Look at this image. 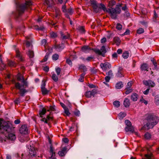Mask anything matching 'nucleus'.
<instances>
[{
    "mask_svg": "<svg viewBox=\"0 0 159 159\" xmlns=\"http://www.w3.org/2000/svg\"><path fill=\"white\" fill-rule=\"evenodd\" d=\"M109 76H107L105 77V80L107 82H109L111 78Z\"/></svg>",
    "mask_w": 159,
    "mask_h": 159,
    "instance_id": "nucleus-62",
    "label": "nucleus"
},
{
    "mask_svg": "<svg viewBox=\"0 0 159 159\" xmlns=\"http://www.w3.org/2000/svg\"><path fill=\"white\" fill-rule=\"evenodd\" d=\"M8 138L11 140L14 141L16 139L15 135L13 133H10L8 135Z\"/></svg>",
    "mask_w": 159,
    "mask_h": 159,
    "instance_id": "nucleus-16",
    "label": "nucleus"
},
{
    "mask_svg": "<svg viewBox=\"0 0 159 159\" xmlns=\"http://www.w3.org/2000/svg\"><path fill=\"white\" fill-rule=\"evenodd\" d=\"M50 36L52 38H55L57 37V34L53 32H52L50 33Z\"/></svg>",
    "mask_w": 159,
    "mask_h": 159,
    "instance_id": "nucleus-56",
    "label": "nucleus"
},
{
    "mask_svg": "<svg viewBox=\"0 0 159 159\" xmlns=\"http://www.w3.org/2000/svg\"><path fill=\"white\" fill-rule=\"evenodd\" d=\"M16 57H18L20 61H22L23 59L22 56L20 55L19 51L18 50H16Z\"/></svg>",
    "mask_w": 159,
    "mask_h": 159,
    "instance_id": "nucleus-24",
    "label": "nucleus"
},
{
    "mask_svg": "<svg viewBox=\"0 0 159 159\" xmlns=\"http://www.w3.org/2000/svg\"><path fill=\"white\" fill-rule=\"evenodd\" d=\"M125 123L126 125V127L130 126L132 125V124L130 121L128 120H125Z\"/></svg>",
    "mask_w": 159,
    "mask_h": 159,
    "instance_id": "nucleus-45",
    "label": "nucleus"
},
{
    "mask_svg": "<svg viewBox=\"0 0 159 159\" xmlns=\"http://www.w3.org/2000/svg\"><path fill=\"white\" fill-rule=\"evenodd\" d=\"M93 58V57H88L86 59H83V60L85 61L86 60L87 61H90L91 60H92Z\"/></svg>",
    "mask_w": 159,
    "mask_h": 159,
    "instance_id": "nucleus-57",
    "label": "nucleus"
},
{
    "mask_svg": "<svg viewBox=\"0 0 159 159\" xmlns=\"http://www.w3.org/2000/svg\"><path fill=\"white\" fill-rule=\"evenodd\" d=\"M125 129L126 131H130L132 133L134 132V128L133 126L132 125L130 126L126 127Z\"/></svg>",
    "mask_w": 159,
    "mask_h": 159,
    "instance_id": "nucleus-17",
    "label": "nucleus"
},
{
    "mask_svg": "<svg viewBox=\"0 0 159 159\" xmlns=\"http://www.w3.org/2000/svg\"><path fill=\"white\" fill-rule=\"evenodd\" d=\"M8 65L11 67L15 66L16 65L15 63L12 61H9L8 63Z\"/></svg>",
    "mask_w": 159,
    "mask_h": 159,
    "instance_id": "nucleus-47",
    "label": "nucleus"
},
{
    "mask_svg": "<svg viewBox=\"0 0 159 159\" xmlns=\"http://www.w3.org/2000/svg\"><path fill=\"white\" fill-rule=\"evenodd\" d=\"M107 11L110 14L111 17L113 19H116L117 14L120 13L121 11L120 8L116 7L115 8H112L111 9H108Z\"/></svg>",
    "mask_w": 159,
    "mask_h": 159,
    "instance_id": "nucleus-5",
    "label": "nucleus"
},
{
    "mask_svg": "<svg viewBox=\"0 0 159 159\" xmlns=\"http://www.w3.org/2000/svg\"><path fill=\"white\" fill-rule=\"evenodd\" d=\"M132 86V83L131 82H129L126 86V89H131V87Z\"/></svg>",
    "mask_w": 159,
    "mask_h": 159,
    "instance_id": "nucleus-52",
    "label": "nucleus"
},
{
    "mask_svg": "<svg viewBox=\"0 0 159 159\" xmlns=\"http://www.w3.org/2000/svg\"><path fill=\"white\" fill-rule=\"evenodd\" d=\"M45 2L46 3L47 5L48 6L50 7L51 6V4L52 3V0H50L49 1V0H45Z\"/></svg>",
    "mask_w": 159,
    "mask_h": 159,
    "instance_id": "nucleus-46",
    "label": "nucleus"
},
{
    "mask_svg": "<svg viewBox=\"0 0 159 159\" xmlns=\"http://www.w3.org/2000/svg\"><path fill=\"white\" fill-rule=\"evenodd\" d=\"M59 55L57 54H55L53 55L52 58L53 60L56 61L59 58Z\"/></svg>",
    "mask_w": 159,
    "mask_h": 159,
    "instance_id": "nucleus-43",
    "label": "nucleus"
},
{
    "mask_svg": "<svg viewBox=\"0 0 159 159\" xmlns=\"http://www.w3.org/2000/svg\"><path fill=\"white\" fill-rule=\"evenodd\" d=\"M93 50L97 54L99 55L104 56L105 53L106 52V50L104 46H102L100 50L99 49H93Z\"/></svg>",
    "mask_w": 159,
    "mask_h": 159,
    "instance_id": "nucleus-7",
    "label": "nucleus"
},
{
    "mask_svg": "<svg viewBox=\"0 0 159 159\" xmlns=\"http://www.w3.org/2000/svg\"><path fill=\"white\" fill-rule=\"evenodd\" d=\"M151 61L152 62L154 66V68L156 69L157 66V63L156 62V61L155 59H154L153 58H151Z\"/></svg>",
    "mask_w": 159,
    "mask_h": 159,
    "instance_id": "nucleus-35",
    "label": "nucleus"
},
{
    "mask_svg": "<svg viewBox=\"0 0 159 159\" xmlns=\"http://www.w3.org/2000/svg\"><path fill=\"white\" fill-rule=\"evenodd\" d=\"M100 66L103 70H106L111 67V64L108 62H105L104 63H101Z\"/></svg>",
    "mask_w": 159,
    "mask_h": 159,
    "instance_id": "nucleus-8",
    "label": "nucleus"
},
{
    "mask_svg": "<svg viewBox=\"0 0 159 159\" xmlns=\"http://www.w3.org/2000/svg\"><path fill=\"white\" fill-rule=\"evenodd\" d=\"M124 105L125 107H128L130 105L129 100L127 98H125L124 101Z\"/></svg>",
    "mask_w": 159,
    "mask_h": 159,
    "instance_id": "nucleus-15",
    "label": "nucleus"
},
{
    "mask_svg": "<svg viewBox=\"0 0 159 159\" xmlns=\"http://www.w3.org/2000/svg\"><path fill=\"white\" fill-rule=\"evenodd\" d=\"M142 158L143 159H154L151 153L145 154L144 157Z\"/></svg>",
    "mask_w": 159,
    "mask_h": 159,
    "instance_id": "nucleus-18",
    "label": "nucleus"
},
{
    "mask_svg": "<svg viewBox=\"0 0 159 159\" xmlns=\"http://www.w3.org/2000/svg\"><path fill=\"white\" fill-rule=\"evenodd\" d=\"M46 110L44 108H43L41 110L39 111V114L41 117H42V116L44 115L46 112Z\"/></svg>",
    "mask_w": 159,
    "mask_h": 159,
    "instance_id": "nucleus-29",
    "label": "nucleus"
},
{
    "mask_svg": "<svg viewBox=\"0 0 159 159\" xmlns=\"http://www.w3.org/2000/svg\"><path fill=\"white\" fill-rule=\"evenodd\" d=\"M113 105L116 107H118L120 106V102L118 101H115L113 102Z\"/></svg>",
    "mask_w": 159,
    "mask_h": 159,
    "instance_id": "nucleus-39",
    "label": "nucleus"
},
{
    "mask_svg": "<svg viewBox=\"0 0 159 159\" xmlns=\"http://www.w3.org/2000/svg\"><path fill=\"white\" fill-rule=\"evenodd\" d=\"M146 116L147 123L145 125L148 129H152L158 122L159 118L152 114H148Z\"/></svg>",
    "mask_w": 159,
    "mask_h": 159,
    "instance_id": "nucleus-2",
    "label": "nucleus"
},
{
    "mask_svg": "<svg viewBox=\"0 0 159 159\" xmlns=\"http://www.w3.org/2000/svg\"><path fill=\"white\" fill-rule=\"evenodd\" d=\"M100 8L102 9L104 11H107V9L106 8V7L105 6L102 4H101L100 5Z\"/></svg>",
    "mask_w": 159,
    "mask_h": 159,
    "instance_id": "nucleus-51",
    "label": "nucleus"
},
{
    "mask_svg": "<svg viewBox=\"0 0 159 159\" xmlns=\"http://www.w3.org/2000/svg\"><path fill=\"white\" fill-rule=\"evenodd\" d=\"M129 53L128 51H125L122 54V57L124 59H127L129 56Z\"/></svg>",
    "mask_w": 159,
    "mask_h": 159,
    "instance_id": "nucleus-30",
    "label": "nucleus"
},
{
    "mask_svg": "<svg viewBox=\"0 0 159 159\" xmlns=\"http://www.w3.org/2000/svg\"><path fill=\"white\" fill-rule=\"evenodd\" d=\"M64 47V45L63 44L59 45H56L55 46L56 49L58 51H60L63 49Z\"/></svg>",
    "mask_w": 159,
    "mask_h": 159,
    "instance_id": "nucleus-23",
    "label": "nucleus"
},
{
    "mask_svg": "<svg viewBox=\"0 0 159 159\" xmlns=\"http://www.w3.org/2000/svg\"><path fill=\"white\" fill-rule=\"evenodd\" d=\"M32 5L31 2L30 1H26L25 4H18L17 6V9L18 11L19 14H21L23 13L25 10L30 6Z\"/></svg>",
    "mask_w": 159,
    "mask_h": 159,
    "instance_id": "nucleus-4",
    "label": "nucleus"
},
{
    "mask_svg": "<svg viewBox=\"0 0 159 159\" xmlns=\"http://www.w3.org/2000/svg\"><path fill=\"white\" fill-rule=\"evenodd\" d=\"M154 102L156 105H159V94L157 95L155 97Z\"/></svg>",
    "mask_w": 159,
    "mask_h": 159,
    "instance_id": "nucleus-27",
    "label": "nucleus"
},
{
    "mask_svg": "<svg viewBox=\"0 0 159 159\" xmlns=\"http://www.w3.org/2000/svg\"><path fill=\"white\" fill-rule=\"evenodd\" d=\"M79 69L80 70H82L84 72H85L87 71V68L83 65H81L79 66Z\"/></svg>",
    "mask_w": 159,
    "mask_h": 159,
    "instance_id": "nucleus-36",
    "label": "nucleus"
},
{
    "mask_svg": "<svg viewBox=\"0 0 159 159\" xmlns=\"http://www.w3.org/2000/svg\"><path fill=\"white\" fill-rule=\"evenodd\" d=\"M97 91L95 89H93L92 91H87L85 93V96L87 98H90L92 96H94L96 93Z\"/></svg>",
    "mask_w": 159,
    "mask_h": 159,
    "instance_id": "nucleus-9",
    "label": "nucleus"
},
{
    "mask_svg": "<svg viewBox=\"0 0 159 159\" xmlns=\"http://www.w3.org/2000/svg\"><path fill=\"white\" fill-rule=\"evenodd\" d=\"M42 93L43 95L48 94L49 91L46 89L45 88L41 89Z\"/></svg>",
    "mask_w": 159,
    "mask_h": 159,
    "instance_id": "nucleus-34",
    "label": "nucleus"
},
{
    "mask_svg": "<svg viewBox=\"0 0 159 159\" xmlns=\"http://www.w3.org/2000/svg\"><path fill=\"white\" fill-rule=\"evenodd\" d=\"M20 98H17L15 101L14 102L15 104H18L20 103Z\"/></svg>",
    "mask_w": 159,
    "mask_h": 159,
    "instance_id": "nucleus-63",
    "label": "nucleus"
},
{
    "mask_svg": "<svg viewBox=\"0 0 159 159\" xmlns=\"http://www.w3.org/2000/svg\"><path fill=\"white\" fill-rule=\"evenodd\" d=\"M123 86V84L121 82H119L117 83L116 85V88L117 89H120Z\"/></svg>",
    "mask_w": 159,
    "mask_h": 159,
    "instance_id": "nucleus-28",
    "label": "nucleus"
},
{
    "mask_svg": "<svg viewBox=\"0 0 159 159\" xmlns=\"http://www.w3.org/2000/svg\"><path fill=\"white\" fill-rule=\"evenodd\" d=\"M52 80L55 82H57L58 80V76L56 75L54 73V72L52 73Z\"/></svg>",
    "mask_w": 159,
    "mask_h": 159,
    "instance_id": "nucleus-26",
    "label": "nucleus"
},
{
    "mask_svg": "<svg viewBox=\"0 0 159 159\" xmlns=\"http://www.w3.org/2000/svg\"><path fill=\"white\" fill-rule=\"evenodd\" d=\"M56 72L58 75H59L61 71V69L59 67H57L56 69Z\"/></svg>",
    "mask_w": 159,
    "mask_h": 159,
    "instance_id": "nucleus-54",
    "label": "nucleus"
},
{
    "mask_svg": "<svg viewBox=\"0 0 159 159\" xmlns=\"http://www.w3.org/2000/svg\"><path fill=\"white\" fill-rule=\"evenodd\" d=\"M144 32V29L142 28H139L137 30V33L139 34H140L143 33Z\"/></svg>",
    "mask_w": 159,
    "mask_h": 159,
    "instance_id": "nucleus-40",
    "label": "nucleus"
},
{
    "mask_svg": "<svg viewBox=\"0 0 159 159\" xmlns=\"http://www.w3.org/2000/svg\"><path fill=\"white\" fill-rule=\"evenodd\" d=\"M78 29L80 33H83L85 32L84 29V27L83 26H80L78 27Z\"/></svg>",
    "mask_w": 159,
    "mask_h": 159,
    "instance_id": "nucleus-44",
    "label": "nucleus"
},
{
    "mask_svg": "<svg viewBox=\"0 0 159 159\" xmlns=\"http://www.w3.org/2000/svg\"><path fill=\"white\" fill-rule=\"evenodd\" d=\"M116 4V2L114 0L110 1L109 2V6L110 7H111Z\"/></svg>",
    "mask_w": 159,
    "mask_h": 159,
    "instance_id": "nucleus-37",
    "label": "nucleus"
},
{
    "mask_svg": "<svg viewBox=\"0 0 159 159\" xmlns=\"http://www.w3.org/2000/svg\"><path fill=\"white\" fill-rule=\"evenodd\" d=\"M28 128L27 126L25 125H22L20 128L19 131L21 134H25L28 133Z\"/></svg>",
    "mask_w": 159,
    "mask_h": 159,
    "instance_id": "nucleus-11",
    "label": "nucleus"
},
{
    "mask_svg": "<svg viewBox=\"0 0 159 159\" xmlns=\"http://www.w3.org/2000/svg\"><path fill=\"white\" fill-rule=\"evenodd\" d=\"M122 25L120 24H117V25H116V28L117 30H120L122 29Z\"/></svg>",
    "mask_w": 159,
    "mask_h": 159,
    "instance_id": "nucleus-53",
    "label": "nucleus"
},
{
    "mask_svg": "<svg viewBox=\"0 0 159 159\" xmlns=\"http://www.w3.org/2000/svg\"><path fill=\"white\" fill-rule=\"evenodd\" d=\"M144 137L146 139H151V136L150 133H146L144 135Z\"/></svg>",
    "mask_w": 159,
    "mask_h": 159,
    "instance_id": "nucleus-41",
    "label": "nucleus"
},
{
    "mask_svg": "<svg viewBox=\"0 0 159 159\" xmlns=\"http://www.w3.org/2000/svg\"><path fill=\"white\" fill-rule=\"evenodd\" d=\"M93 49L88 46H84L81 48L82 51L85 53L89 52L90 50H93Z\"/></svg>",
    "mask_w": 159,
    "mask_h": 159,
    "instance_id": "nucleus-13",
    "label": "nucleus"
},
{
    "mask_svg": "<svg viewBox=\"0 0 159 159\" xmlns=\"http://www.w3.org/2000/svg\"><path fill=\"white\" fill-rule=\"evenodd\" d=\"M28 55L30 58H33L34 56V53L33 51L29 50L28 51Z\"/></svg>",
    "mask_w": 159,
    "mask_h": 159,
    "instance_id": "nucleus-33",
    "label": "nucleus"
},
{
    "mask_svg": "<svg viewBox=\"0 0 159 159\" xmlns=\"http://www.w3.org/2000/svg\"><path fill=\"white\" fill-rule=\"evenodd\" d=\"M46 85L45 81L43 80L42 81V84L41 85V89L45 88V86Z\"/></svg>",
    "mask_w": 159,
    "mask_h": 159,
    "instance_id": "nucleus-58",
    "label": "nucleus"
},
{
    "mask_svg": "<svg viewBox=\"0 0 159 159\" xmlns=\"http://www.w3.org/2000/svg\"><path fill=\"white\" fill-rule=\"evenodd\" d=\"M61 36L62 38L63 39H68L69 37V34H67L66 35H64L62 33H61Z\"/></svg>",
    "mask_w": 159,
    "mask_h": 159,
    "instance_id": "nucleus-42",
    "label": "nucleus"
},
{
    "mask_svg": "<svg viewBox=\"0 0 159 159\" xmlns=\"http://www.w3.org/2000/svg\"><path fill=\"white\" fill-rule=\"evenodd\" d=\"M113 40L116 45L119 46L120 44L121 41L119 38L115 37L114 38Z\"/></svg>",
    "mask_w": 159,
    "mask_h": 159,
    "instance_id": "nucleus-19",
    "label": "nucleus"
},
{
    "mask_svg": "<svg viewBox=\"0 0 159 159\" xmlns=\"http://www.w3.org/2000/svg\"><path fill=\"white\" fill-rule=\"evenodd\" d=\"M55 110V106H50L49 107V109L48 110V111H54Z\"/></svg>",
    "mask_w": 159,
    "mask_h": 159,
    "instance_id": "nucleus-60",
    "label": "nucleus"
},
{
    "mask_svg": "<svg viewBox=\"0 0 159 159\" xmlns=\"http://www.w3.org/2000/svg\"><path fill=\"white\" fill-rule=\"evenodd\" d=\"M91 4L92 5L94 11L96 12H98V10L96 2L94 0H91Z\"/></svg>",
    "mask_w": 159,
    "mask_h": 159,
    "instance_id": "nucleus-12",
    "label": "nucleus"
},
{
    "mask_svg": "<svg viewBox=\"0 0 159 159\" xmlns=\"http://www.w3.org/2000/svg\"><path fill=\"white\" fill-rule=\"evenodd\" d=\"M66 148H63L61 151H59L58 153V155L61 157L64 156L65 155L66 153Z\"/></svg>",
    "mask_w": 159,
    "mask_h": 159,
    "instance_id": "nucleus-14",
    "label": "nucleus"
},
{
    "mask_svg": "<svg viewBox=\"0 0 159 159\" xmlns=\"http://www.w3.org/2000/svg\"><path fill=\"white\" fill-rule=\"evenodd\" d=\"M17 79L18 81H21L22 84H20L19 82H15V87L16 89L19 90L21 96H24L25 94L27 92V90L25 89L28 87L27 82L25 80L23 76L20 74H18Z\"/></svg>",
    "mask_w": 159,
    "mask_h": 159,
    "instance_id": "nucleus-1",
    "label": "nucleus"
},
{
    "mask_svg": "<svg viewBox=\"0 0 159 159\" xmlns=\"http://www.w3.org/2000/svg\"><path fill=\"white\" fill-rule=\"evenodd\" d=\"M126 115L125 112H121L119 114L118 116L120 119H122Z\"/></svg>",
    "mask_w": 159,
    "mask_h": 159,
    "instance_id": "nucleus-31",
    "label": "nucleus"
},
{
    "mask_svg": "<svg viewBox=\"0 0 159 159\" xmlns=\"http://www.w3.org/2000/svg\"><path fill=\"white\" fill-rule=\"evenodd\" d=\"M52 117L50 116H48L47 118H43L41 120L44 122L45 123H48V121L50 120H52Z\"/></svg>",
    "mask_w": 159,
    "mask_h": 159,
    "instance_id": "nucleus-21",
    "label": "nucleus"
},
{
    "mask_svg": "<svg viewBox=\"0 0 159 159\" xmlns=\"http://www.w3.org/2000/svg\"><path fill=\"white\" fill-rule=\"evenodd\" d=\"M29 150V156L30 157L33 158V159H35L38 158H42V155L40 154V155L37 156L36 154V150L34 148V147H31Z\"/></svg>",
    "mask_w": 159,
    "mask_h": 159,
    "instance_id": "nucleus-6",
    "label": "nucleus"
},
{
    "mask_svg": "<svg viewBox=\"0 0 159 159\" xmlns=\"http://www.w3.org/2000/svg\"><path fill=\"white\" fill-rule=\"evenodd\" d=\"M85 75V73H84L81 74L80 75V78L79 79V81L81 82H83L84 81V76Z\"/></svg>",
    "mask_w": 159,
    "mask_h": 159,
    "instance_id": "nucleus-38",
    "label": "nucleus"
},
{
    "mask_svg": "<svg viewBox=\"0 0 159 159\" xmlns=\"http://www.w3.org/2000/svg\"><path fill=\"white\" fill-rule=\"evenodd\" d=\"M140 101L142 103H143L145 105H147L148 103V101L144 99L143 97L140 99Z\"/></svg>",
    "mask_w": 159,
    "mask_h": 159,
    "instance_id": "nucleus-48",
    "label": "nucleus"
},
{
    "mask_svg": "<svg viewBox=\"0 0 159 159\" xmlns=\"http://www.w3.org/2000/svg\"><path fill=\"white\" fill-rule=\"evenodd\" d=\"M66 62L70 66H72V63L70 60L69 59H67L66 60Z\"/></svg>",
    "mask_w": 159,
    "mask_h": 159,
    "instance_id": "nucleus-64",
    "label": "nucleus"
},
{
    "mask_svg": "<svg viewBox=\"0 0 159 159\" xmlns=\"http://www.w3.org/2000/svg\"><path fill=\"white\" fill-rule=\"evenodd\" d=\"M126 91L125 92V94H128L131 93L132 91V89H126Z\"/></svg>",
    "mask_w": 159,
    "mask_h": 159,
    "instance_id": "nucleus-50",
    "label": "nucleus"
},
{
    "mask_svg": "<svg viewBox=\"0 0 159 159\" xmlns=\"http://www.w3.org/2000/svg\"><path fill=\"white\" fill-rule=\"evenodd\" d=\"M107 75V76H109L111 77L113 75L112 71L111 70H109Z\"/></svg>",
    "mask_w": 159,
    "mask_h": 159,
    "instance_id": "nucleus-59",
    "label": "nucleus"
},
{
    "mask_svg": "<svg viewBox=\"0 0 159 159\" xmlns=\"http://www.w3.org/2000/svg\"><path fill=\"white\" fill-rule=\"evenodd\" d=\"M11 125L6 122H3L2 120L0 119V132L5 134L8 133L11 129Z\"/></svg>",
    "mask_w": 159,
    "mask_h": 159,
    "instance_id": "nucleus-3",
    "label": "nucleus"
},
{
    "mask_svg": "<svg viewBox=\"0 0 159 159\" xmlns=\"http://www.w3.org/2000/svg\"><path fill=\"white\" fill-rule=\"evenodd\" d=\"M48 55L47 54L44 57V58L41 61V62H45L46 61L48 58Z\"/></svg>",
    "mask_w": 159,
    "mask_h": 159,
    "instance_id": "nucleus-49",
    "label": "nucleus"
},
{
    "mask_svg": "<svg viewBox=\"0 0 159 159\" xmlns=\"http://www.w3.org/2000/svg\"><path fill=\"white\" fill-rule=\"evenodd\" d=\"M42 45L44 46H45L47 44V40L45 39H43L42 40L41 42Z\"/></svg>",
    "mask_w": 159,
    "mask_h": 159,
    "instance_id": "nucleus-55",
    "label": "nucleus"
},
{
    "mask_svg": "<svg viewBox=\"0 0 159 159\" xmlns=\"http://www.w3.org/2000/svg\"><path fill=\"white\" fill-rule=\"evenodd\" d=\"M148 65L146 63H143L142 64L141 66V69L142 70H147L148 69Z\"/></svg>",
    "mask_w": 159,
    "mask_h": 159,
    "instance_id": "nucleus-20",
    "label": "nucleus"
},
{
    "mask_svg": "<svg viewBox=\"0 0 159 159\" xmlns=\"http://www.w3.org/2000/svg\"><path fill=\"white\" fill-rule=\"evenodd\" d=\"M50 152L52 155V156H51V158L52 157L53 155H55V152L54 151V149L53 148L52 145H51L50 146Z\"/></svg>",
    "mask_w": 159,
    "mask_h": 159,
    "instance_id": "nucleus-32",
    "label": "nucleus"
},
{
    "mask_svg": "<svg viewBox=\"0 0 159 159\" xmlns=\"http://www.w3.org/2000/svg\"><path fill=\"white\" fill-rule=\"evenodd\" d=\"M65 110V113L67 115H69L70 113L69 112V110L67 108H66L65 109H64Z\"/></svg>",
    "mask_w": 159,
    "mask_h": 159,
    "instance_id": "nucleus-61",
    "label": "nucleus"
},
{
    "mask_svg": "<svg viewBox=\"0 0 159 159\" xmlns=\"http://www.w3.org/2000/svg\"><path fill=\"white\" fill-rule=\"evenodd\" d=\"M116 76L117 77H123L124 76L123 75L122 73V71L121 68L120 69L118 72L116 74Z\"/></svg>",
    "mask_w": 159,
    "mask_h": 159,
    "instance_id": "nucleus-25",
    "label": "nucleus"
},
{
    "mask_svg": "<svg viewBox=\"0 0 159 159\" xmlns=\"http://www.w3.org/2000/svg\"><path fill=\"white\" fill-rule=\"evenodd\" d=\"M143 84L146 86H148L151 87H153L155 85V83L154 81L151 80H143Z\"/></svg>",
    "mask_w": 159,
    "mask_h": 159,
    "instance_id": "nucleus-10",
    "label": "nucleus"
},
{
    "mask_svg": "<svg viewBox=\"0 0 159 159\" xmlns=\"http://www.w3.org/2000/svg\"><path fill=\"white\" fill-rule=\"evenodd\" d=\"M131 99L133 101H136L138 98V95L137 94L134 93L132 94L131 95Z\"/></svg>",
    "mask_w": 159,
    "mask_h": 159,
    "instance_id": "nucleus-22",
    "label": "nucleus"
}]
</instances>
